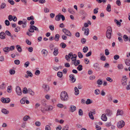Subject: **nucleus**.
<instances>
[{
  "instance_id": "obj_1",
  "label": "nucleus",
  "mask_w": 130,
  "mask_h": 130,
  "mask_svg": "<svg viewBox=\"0 0 130 130\" xmlns=\"http://www.w3.org/2000/svg\"><path fill=\"white\" fill-rule=\"evenodd\" d=\"M60 99L63 101H66L68 100V95L66 92L62 91L61 92L60 94Z\"/></svg>"
},
{
  "instance_id": "obj_2",
  "label": "nucleus",
  "mask_w": 130,
  "mask_h": 130,
  "mask_svg": "<svg viewBox=\"0 0 130 130\" xmlns=\"http://www.w3.org/2000/svg\"><path fill=\"white\" fill-rule=\"evenodd\" d=\"M112 29L111 27L109 26L107 28V30L106 32V35L107 38L109 39L111 38Z\"/></svg>"
},
{
  "instance_id": "obj_3",
  "label": "nucleus",
  "mask_w": 130,
  "mask_h": 130,
  "mask_svg": "<svg viewBox=\"0 0 130 130\" xmlns=\"http://www.w3.org/2000/svg\"><path fill=\"white\" fill-rule=\"evenodd\" d=\"M34 30L37 31L38 32H39L38 29L34 25H30V28L28 29L29 31L31 32H34Z\"/></svg>"
},
{
  "instance_id": "obj_4",
  "label": "nucleus",
  "mask_w": 130,
  "mask_h": 130,
  "mask_svg": "<svg viewBox=\"0 0 130 130\" xmlns=\"http://www.w3.org/2000/svg\"><path fill=\"white\" fill-rule=\"evenodd\" d=\"M125 122L121 120L119 121L118 123L117 126L118 128H121L124 126Z\"/></svg>"
},
{
  "instance_id": "obj_5",
  "label": "nucleus",
  "mask_w": 130,
  "mask_h": 130,
  "mask_svg": "<svg viewBox=\"0 0 130 130\" xmlns=\"http://www.w3.org/2000/svg\"><path fill=\"white\" fill-rule=\"evenodd\" d=\"M62 31L65 34L68 36H71V34L70 31L66 28H63L62 29Z\"/></svg>"
},
{
  "instance_id": "obj_6",
  "label": "nucleus",
  "mask_w": 130,
  "mask_h": 130,
  "mask_svg": "<svg viewBox=\"0 0 130 130\" xmlns=\"http://www.w3.org/2000/svg\"><path fill=\"white\" fill-rule=\"evenodd\" d=\"M1 101L3 103H8L10 101V100L9 98H6L5 99L3 97L1 98Z\"/></svg>"
},
{
  "instance_id": "obj_7",
  "label": "nucleus",
  "mask_w": 130,
  "mask_h": 130,
  "mask_svg": "<svg viewBox=\"0 0 130 130\" xmlns=\"http://www.w3.org/2000/svg\"><path fill=\"white\" fill-rule=\"evenodd\" d=\"M73 55L72 54V53L71 52L69 53L68 55H66L65 56V58L68 61H70V59L73 57Z\"/></svg>"
},
{
  "instance_id": "obj_8",
  "label": "nucleus",
  "mask_w": 130,
  "mask_h": 130,
  "mask_svg": "<svg viewBox=\"0 0 130 130\" xmlns=\"http://www.w3.org/2000/svg\"><path fill=\"white\" fill-rule=\"evenodd\" d=\"M93 66L95 69L96 71H99L101 70V68L99 66V64L97 63L94 64Z\"/></svg>"
},
{
  "instance_id": "obj_9",
  "label": "nucleus",
  "mask_w": 130,
  "mask_h": 130,
  "mask_svg": "<svg viewBox=\"0 0 130 130\" xmlns=\"http://www.w3.org/2000/svg\"><path fill=\"white\" fill-rule=\"evenodd\" d=\"M16 91L18 95H21L22 94V90L18 86L16 87Z\"/></svg>"
},
{
  "instance_id": "obj_10",
  "label": "nucleus",
  "mask_w": 130,
  "mask_h": 130,
  "mask_svg": "<svg viewBox=\"0 0 130 130\" xmlns=\"http://www.w3.org/2000/svg\"><path fill=\"white\" fill-rule=\"evenodd\" d=\"M42 87L44 90L46 91H48L50 90V88L48 86L45 84H43L42 85Z\"/></svg>"
},
{
  "instance_id": "obj_11",
  "label": "nucleus",
  "mask_w": 130,
  "mask_h": 130,
  "mask_svg": "<svg viewBox=\"0 0 130 130\" xmlns=\"http://www.w3.org/2000/svg\"><path fill=\"white\" fill-rule=\"evenodd\" d=\"M101 119L104 121H106L107 120V118L105 113L103 114L101 116Z\"/></svg>"
},
{
  "instance_id": "obj_12",
  "label": "nucleus",
  "mask_w": 130,
  "mask_h": 130,
  "mask_svg": "<svg viewBox=\"0 0 130 130\" xmlns=\"http://www.w3.org/2000/svg\"><path fill=\"white\" fill-rule=\"evenodd\" d=\"M80 13L83 16H84L83 19H85V17H86L87 15L86 12L84 10H81L80 11Z\"/></svg>"
},
{
  "instance_id": "obj_13",
  "label": "nucleus",
  "mask_w": 130,
  "mask_h": 130,
  "mask_svg": "<svg viewBox=\"0 0 130 130\" xmlns=\"http://www.w3.org/2000/svg\"><path fill=\"white\" fill-rule=\"evenodd\" d=\"M106 112L108 116H110L112 114V111L108 109H107L106 110Z\"/></svg>"
},
{
  "instance_id": "obj_14",
  "label": "nucleus",
  "mask_w": 130,
  "mask_h": 130,
  "mask_svg": "<svg viewBox=\"0 0 130 130\" xmlns=\"http://www.w3.org/2000/svg\"><path fill=\"white\" fill-rule=\"evenodd\" d=\"M5 34L4 32H2L0 33V38L1 39H4L5 38Z\"/></svg>"
},
{
  "instance_id": "obj_15",
  "label": "nucleus",
  "mask_w": 130,
  "mask_h": 130,
  "mask_svg": "<svg viewBox=\"0 0 130 130\" xmlns=\"http://www.w3.org/2000/svg\"><path fill=\"white\" fill-rule=\"evenodd\" d=\"M53 109V107L51 106H48V109H45L44 110L42 108H41V110L42 112H43L45 111L51 110Z\"/></svg>"
},
{
  "instance_id": "obj_16",
  "label": "nucleus",
  "mask_w": 130,
  "mask_h": 130,
  "mask_svg": "<svg viewBox=\"0 0 130 130\" xmlns=\"http://www.w3.org/2000/svg\"><path fill=\"white\" fill-rule=\"evenodd\" d=\"M69 77L71 79L72 83L74 82L76 80V79L74 78V76L73 74H71L69 75Z\"/></svg>"
},
{
  "instance_id": "obj_17",
  "label": "nucleus",
  "mask_w": 130,
  "mask_h": 130,
  "mask_svg": "<svg viewBox=\"0 0 130 130\" xmlns=\"http://www.w3.org/2000/svg\"><path fill=\"white\" fill-rule=\"evenodd\" d=\"M70 109L72 112H74L76 109V107L73 105L71 106L70 107Z\"/></svg>"
},
{
  "instance_id": "obj_18",
  "label": "nucleus",
  "mask_w": 130,
  "mask_h": 130,
  "mask_svg": "<svg viewBox=\"0 0 130 130\" xmlns=\"http://www.w3.org/2000/svg\"><path fill=\"white\" fill-rule=\"evenodd\" d=\"M123 111L121 110L118 109V110L117 115H123Z\"/></svg>"
},
{
  "instance_id": "obj_19",
  "label": "nucleus",
  "mask_w": 130,
  "mask_h": 130,
  "mask_svg": "<svg viewBox=\"0 0 130 130\" xmlns=\"http://www.w3.org/2000/svg\"><path fill=\"white\" fill-rule=\"evenodd\" d=\"M75 92L74 94L75 95H78L79 93V91L76 87L74 88Z\"/></svg>"
},
{
  "instance_id": "obj_20",
  "label": "nucleus",
  "mask_w": 130,
  "mask_h": 130,
  "mask_svg": "<svg viewBox=\"0 0 130 130\" xmlns=\"http://www.w3.org/2000/svg\"><path fill=\"white\" fill-rule=\"evenodd\" d=\"M1 111L5 114H8L9 113V111L5 109H3L1 110Z\"/></svg>"
},
{
  "instance_id": "obj_21",
  "label": "nucleus",
  "mask_w": 130,
  "mask_h": 130,
  "mask_svg": "<svg viewBox=\"0 0 130 130\" xmlns=\"http://www.w3.org/2000/svg\"><path fill=\"white\" fill-rule=\"evenodd\" d=\"M58 53V50L57 48H55L54 49V51L53 52L54 55L55 56H57Z\"/></svg>"
},
{
  "instance_id": "obj_22",
  "label": "nucleus",
  "mask_w": 130,
  "mask_h": 130,
  "mask_svg": "<svg viewBox=\"0 0 130 130\" xmlns=\"http://www.w3.org/2000/svg\"><path fill=\"white\" fill-rule=\"evenodd\" d=\"M41 52L42 54H44V56H46L48 52L45 49H43L42 50Z\"/></svg>"
},
{
  "instance_id": "obj_23",
  "label": "nucleus",
  "mask_w": 130,
  "mask_h": 130,
  "mask_svg": "<svg viewBox=\"0 0 130 130\" xmlns=\"http://www.w3.org/2000/svg\"><path fill=\"white\" fill-rule=\"evenodd\" d=\"M16 48L18 51L19 52H21L22 51V49L21 47L19 45H17L16 46Z\"/></svg>"
},
{
  "instance_id": "obj_24",
  "label": "nucleus",
  "mask_w": 130,
  "mask_h": 130,
  "mask_svg": "<svg viewBox=\"0 0 130 130\" xmlns=\"http://www.w3.org/2000/svg\"><path fill=\"white\" fill-rule=\"evenodd\" d=\"M30 119V118L29 116L26 115L23 118V120L24 121H27L28 119Z\"/></svg>"
},
{
  "instance_id": "obj_25",
  "label": "nucleus",
  "mask_w": 130,
  "mask_h": 130,
  "mask_svg": "<svg viewBox=\"0 0 130 130\" xmlns=\"http://www.w3.org/2000/svg\"><path fill=\"white\" fill-rule=\"evenodd\" d=\"M27 93H29L32 95H34V92L31 89H28L27 92Z\"/></svg>"
},
{
  "instance_id": "obj_26",
  "label": "nucleus",
  "mask_w": 130,
  "mask_h": 130,
  "mask_svg": "<svg viewBox=\"0 0 130 130\" xmlns=\"http://www.w3.org/2000/svg\"><path fill=\"white\" fill-rule=\"evenodd\" d=\"M60 37V36L59 34H56L55 35V41H58L59 40V38Z\"/></svg>"
},
{
  "instance_id": "obj_27",
  "label": "nucleus",
  "mask_w": 130,
  "mask_h": 130,
  "mask_svg": "<svg viewBox=\"0 0 130 130\" xmlns=\"http://www.w3.org/2000/svg\"><path fill=\"white\" fill-rule=\"evenodd\" d=\"M60 13H59L58 15H57L56 16L55 19L57 21H59L60 20Z\"/></svg>"
},
{
  "instance_id": "obj_28",
  "label": "nucleus",
  "mask_w": 130,
  "mask_h": 130,
  "mask_svg": "<svg viewBox=\"0 0 130 130\" xmlns=\"http://www.w3.org/2000/svg\"><path fill=\"white\" fill-rule=\"evenodd\" d=\"M80 61L79 60H76L74 61V63L75 66H77L78 64L80 63Z\"/></svg>"
},
{
  "instance_id": "obj_29",
  "label": "nucleus",
  "mask_w": 130,
  "mask_h": 130,
  "mask_svg": "<svg viewBox=\"0 0 130 130\" xmlns=\"http://www.w3.org/2000/svg\"><path fill=\"white\" fill-rule=\"evenodd\" d=\"M89 116L90 118L92 120H93L94 119V117L93 116L92 113L91 111H90L89 113Z\"/></svg>"
},
{
  "instance_id": "obj_30",
  "label": "nucleus",
  "mask_w": 130,
  "mask_h": 130,
  "mask_svg": "<svg viewBox=\"0 0 130 130\" xmlns=\"http://www.w3.org/2000/svg\"><path fill=\"white\" fill-rule=\"evenodd\" d=\"M116 24L118 26H121V23L120 22H119V21L115 19L114 20Z\"/></svg>"
},
{
  "instance_id": "obj_31",
  "label": "nucleus",
  "mask_w": 130,
  "mask_h": 130,
  "mask_svg": "<svg viewBox=\"0 0 130 130\" xmlns=\"http://www.w3.org/2000/svg\"><path fill=\"white\" fill-rule=\"evenodd\" d=\"M125 63L126 65L128 66H130V59H126Z\"/></svg>"
},
{
  "instance_id": "obj_32",
  "label": "nucleus",
  "mask_w": 130,
  "mask_h": 130,
  "mask_svg": "<svg viewBox=\"0 0 130 130\" xmlns=\"http://www.w3.org/2000/svg\"><path fill=\"white\" fill-rule=\"evenodd\" d=\"M106 10L108 12H109L111 11V5L110 4H108V5L107 7L106 8Z\"/></svg>"
},
{
  "instance_id": "obj_33",
  "label": "nucleus",
  "mask_w": 130,
  "mask_h": 130,
  "mask_svg": "<svg viewBox=\"0 0 130 130\" xmlns=\"http://www.w3.org/2000/svg\"><path fill=\"white\" fill-rule=\"evenodd\" d=\"M3 51L5 52H7L10 51L9 47H7L4 48L3 49Z\"/></svg>"
},
{
  "instance_id": "obj_34",
  "label": "nucleus",
  "mask_w": 130,
  "mask_h": 130,
  "mask_svg": "<svg viewBox=\"0 0 130 130\" xmlns=\"http://www.w3.org/2000/svg\"><path fill=\"white\" fill-rule=\"evenodd\" d=\"M123 38L124 40L125 41H126L128 40V37L126 35H124Z\"/></svg>"
},
{
  "instance_id": "obj_35",
  "label": "nucleus",
  "mask_w": 130,
  "mask_h": 130,
  "mask_svg": "<svg viewBox=\"0 0 130 130\" xmlns=\"http://www.w3.org/2000/svg\"><path fill=\"white\" fill-rule=\"evenodd\" d=\"M89 30L88 28L86 29L85 30L84 34L87 36H88L89 34Z\"/></svg>"
},
{
  "instance_id": "obj_36",
  "label": "nucleus",
  "mask_w": 130,
  "mask_h": 130,
  "mask_svg": "<svg viewBox=\"0 0 130 130\" xmlns=\"http://www.w3.org/2000/svg\"><path fill=\"white\" fill-rule=\"evenodd\" d=\"M103 82L102 80L100 79L98 80L97 81V84L99 85H101L102 84Z\"/></svg>"
},
{
  "instance_id": "obj_37",
  "label": "nucleus",
  "mask_w": 130,
  "mask_h": 130,
  "mask_svg": "<svg viewBox=\"0 0 130 130\" xmlns=\"http://www.w3.org/2000/svg\"><path fill=\"white\" fill-rule=\"evenodd\" d=\"M92 103V101L90 99H88L86 102V104H89Z\"/></svg>"
},
{
  "instance_id": "obj_38",
  "label": "nucleus",
  "mask_w": 130,
  "mask_h": 130,
  "mask_svg": "<svg viewBox=\"0 0 130 130\" xmlns=\"http://www.w3.org/2000/svg\"><path fill=\"white\" fill-rule=\"evenodd\" d=\"M6 6V4L4 3H2L1 5V9H3L5 8Z\"/></svg>"
},
{
  "instance_id": "obj_39",
  "label": "nucleus",
  "mask_w": 130,
  "mask_h": 130,
  "mask_svg": "<svg viewBox=\"0 0 130 130\" xmlns=\"http://www.w3.org/2000/svg\"><path fill=\"white\" fill-rule=\"evenodd\" d=\"M5 88V85L4 83H3L0 86V89H4Z\"/></svg>"
},
{
  "instance_id": "obj_40",
  "label": "nucleus",
  "mask_w": 130,
  "mask_h": 130,
  "mask_svg": "<svg viewBox=\"0 0 130 130\" xmlns=\"http://www.w3.org/2000/svg\"><path fill=\"white\" fill-rule=\"evenodd\" d=\"M26 98V97H24L20 100V103L21 104H23L25 103Z\"/></svg>"
},
{
  "instance_id": "obj_41",
  "label": "nucleus",
  "mask_w": 130,
  "mask_h": 130,
  "mask_svg": "<svg viewBox=\"0 0 130 130\" xmlns=\"http://www.w3.org/2000/svg\"><path fill=\"white\" fill-rule=\"evenodd\" d=\"M26 73L30 77H32V74L30 71H27Z\"/></svg>"
},
{
  "instance_id": "obj_42",
  "label": "nucleus",
  "mask_w": 130,
  "mask_h": 130,
  "mask_svg": "<svg viewBox=\"0 0 130 130\" xmlns=\"http://www.w3.org/2000/svg\"><path fill=\"white\" fill-rule=\"evenodd\" d=\"M83 66L79 64L78 65V67H77V69L79 71H81L83 69Z\"/></svg>"
},
{
  "instance_id": "obj_43",
  "label": "nucleus",
  "mask_w": 130,
  "mask_h": 130,
  "mask_svg": "<svg viewBox=\"0 0 130 130\" xmlns=\"http://www.w3.org/2000/svg\"><path fill=\"white\" fill-rule=\"evenodd\" d=\"M60 46L63 48H64L66 46V45L64 43L62 42L60 44Z\"/></svg>"
},
{
  "instance_id": "obj_44",
  "label": "nucleus",
  "mask_w": 130,
  "mask_h": 130,
  "mask_svg": "<svg viewBox=\"0 0 130 130\" xmlns=\"http://www.w3.org/2000/svg\"><path fill=\"white\" fill-rule=\"evenodd\" d=\"M88 50V47L87 46H85L83 49V51L84 53H86L87 51Z\"/></svg>"
},
{
  "instance_id": "obj_45",
  "label": "nucleus",
  "mask_w": 130,
  "mask_h": 130,
  "mask_svg": "<svg viewBox=\"0 0 130 130\" xmlns=\"http://www.w3.org/2000/svg\"><path fill=\"white\" fill-rule=\"evenodd\" d=\"M126 76H123L122 79V82H127V79L126 78Z\"/></svg>"
},
{
  "instance_id": "obj_46",
  "label": "nucleus",
  "mask_w": 130,
  "mask_h": 130,
  "mask_svg": "<svg viewBox=\"0 0 130 130\" xmlns=\"http://www.w3.org/2000/svg\"><path fill=\"white\" fill-rule=\"evenodd\" d=\"M11 86H9L7 87V91L8 93H10L11 92Z\"/></svg>"
},
{
  "instance_id": "obj_47",
  "label": "nucleus",
  "mask_w": 130,
  "mask_h": 130,
  "mask_svg": "<svg viewBox=\"0 0 130 130\" xmlns=\"http://www.w3.org/2000/svg\"><path fill=\"white\" fill-rule=\"evenodd\" d=\"M9 72L10 74L11 75L14 74L15 73V71L14 70L11 69L9 70Z\"/></svg>"
},
{
  "instance_id": "obj_48",
  "label": "nucleus",
  "mask_w": 130,
  "mask_h": 130,
  "mask_svg": "<svg viewBox=\"0 0 130 130\" xmlns=\"http://www.w3.org/2000/svg\"><path fill=\"white\" fill-rule=\"evenodd\" d=\"M96 1L99 3H100L102 2H103L104 3H105L106 1V0H96Z\"/></svg>"
},
{
  "instance_id": "obj_49",
  "label": "nucleus",
  "mask_w": 130,
  "mask_h": 130,
  "mask_svg": "<svg viewBox=\"0 0 130 130\" xmlns=\"http://www.w3.org/2000/svg\"><path fill=\"white\" fill-rule=\"evenodd\" d=\"M118 68L119 69H122L123 68V67L122 64H119L118 66Z\"/></svg>"
},
{
  "instance_id": "obj_50",
  "label": "nucleus",
  "mask_w": 130,
  "mask_h": 130,
  "mask_svg": "<svg viewBox=\"0 0 130 130\" xmlns=\"http://www.w3.org/2000/svg\"><path fill=\"white\" fill-rule=\"evenodd\" d=\"M57 75L59 77H61L62 76V73L61 72H59L57 73Z\"/></svg>"
},
{
  "instance_id": "obj_51",
  "label": "nucleus",
  "mask_w": 130,
  "mask_h": 130,
  "mask_svg": "<svg viewBox=\"0 0 130 130\" xmlns=\"http://www.w3.org/2000/svg\"><path fill=\"white\" fill-rule=\"evenodd\" d=\"M78 57L80 58H82L83 57V54L80 52H78Z\"/></svg>"
},
{
  "instance_id": "obj_52",
  "label": "nucleus",
  "mask_w": 130,
  "mask_h": 130,
  "mask_svg": "<svg viewBox=\"0 0 130 130\" xmlns=\"http://www.w3.org/2000/svg\"><path fill=\"white\" fill-rule=\"evenodd\" d=\"M94 92L96 94L98 95L100 94V91L99 89H96L95 90Z\"/></svg>"
},
{
  "instance_id": "obj_53",
  "label": "nucleus",
  "mask_w": 130,
  "mask_h": 130,
  "mask_svg": "<svg viewBox=\"0 0 130 130\" xmlns=\"http://www.w3.org/2000/svg\"><path fill=\"white\" fill-rule=\"evenodd\" d=\"M120 58L119 56V55H115L114 56V59L115 60H117L119 59Z\"/></svg>"
},
{
  "instance_id": "obj_54",
  "label": "nucleus",
  "mask_w": 130,
  "mask_h": 130,
  "mask_svg": "<svg viewBox=\"0 0 130 130\" xmlns=\"http://www.w3.org/2000/svg\"><path fill=\"white\" fill-rule=\"evenodd\" d=\"M28 90H27L26 88H24L23 90V92L24 93H27Z\"/></svg>"
},
{
  "instance_id": "obj_55",
  "label": "nucleus",
  "mask_w": 130,
  "mask_h": 130,
  "mask_svg": "<svg viewBox=\"0 0 130 130\" xmlns=\"http://www.w3.org/2000/svg\"><path fill=\"white\" fill-rule=\"evenodd\" d=\"M78 114L80 116H82L83 115V112L81 109H79V110Z\"/></svg>"
},
{
  "instance_id": "obj_56",
  "label": "nucleus",
  "mask_w": 130,
  "mask_h": 130,
  "mask_svg": "<svg viewBox=\"0 0 130 130\" xmlns=\"http://www.w3.org/2000/svg\"><path fill=\"white\" fill-rule=\"evenodd\" d=\"M69 127L67 125H66L62 128V130H68Z\"/></svg>"
},
{
  "instance_id": "obj_57",
  "label": "nucleus",
  "mask_w": 130,
  "mask_h": 130,
  "mask_svg": "<svg viewBox=\"0 0 130 130\" xmlns=\"http://www.w3.org/2000/svg\"><path fill=\"white\" fill-rule=\"evenodd\" d=\"M14 63L17 65H19L20 63V61L18 60H16L14 61Z\"/></svg>"
},
{
  "instance_id": "obj_58",
  "label": "nucleus",
  "mask_w": 130,
  "mask_h": 130,
  "mask_svg": "<svg viewBox=\"0 0 130 130\" xmlns=\"http://www.w3.org/2000/svg\"><path fill=\"white\" fill-rule=\"evenodd\" d=\"M99 9V8H96L95 9H94L93 10V12L94 14H96L98 12V10Z\"/></svg>"
},
{
  "instance_id": "obj_59",
  "label": "nucleus",
  "mask_w": 130,
  "mask_h": 130,
  "mask_svg": "<svg viewBox=\"0 0 130 130\" xmlns=\"http://www.w3.org/2000/svg\"><path fill=\"white\" fill-rule=\"evenodd\" d=\"M35 124L37 126H39L41 125V123L40 122L37 121L35 122Z\"/></svg>"
},
{
  "instance_id": "obj_60",
  "label": "nucleus",
  "mask_w": 130,
  "mask_h": 130,
  "mask_svg": "<svg viewBox=\"0 0 130 130\" xmlns=\"http://www.w3.org/2000/svg\"><path fill=\"white\" fill-rule=\"evenodd\" d=\"M5 33L8 36H11V34L10 32L8 30H6L5 31Z\"/></svg>"
},
{
  "instance_id": "obj_61",
  "label": "nucleus",
  "mask_w": 130,
  "mask_h": 130,
  "mask_svg": "<svg viewBox=\"0 0 130 130\" xmlns=\"http://www.w3.org/2000/svg\"><path fill=\"white\" fill-rule=\"evenodd\" d=\"M106 80H107L109 82H113V80L111 79L109 77H107L106 78Z\"/></svg>"
},
{
  "instance_id": "obj_62",
  "label": "nucleus",
  "mask_w": 130,
  "mask_h": 130,
  "mask_svg": "<svg viewBox=\"0 0 130 130\" xmlns=\"http://www.w3.org/2000/svg\"><path fill=\"white\" fill-rule=\"evenodd\" d=\"M5 23L6 25L8 26L10 25V22L8 20H6L5 21Z\"/></svg>"
},
{
  "instance_id": "obj_63",
  "label": "nucleus",
  "mask_w": 130,
  "mask_h": 130,
  "mask_svg": "<svg viewBox=\"0 0 130 130\" xmlns=\"http://www.w3.org/2000/svg\"><path fill=\"white\" fill-rule=\"evenodd\" d=\"M29 61H27L25 62L24 64L25 67L26 68L27 67L29 66Z\"/></svg>"
},
{
  "instance_id": "obj_64",
  "label": "nucleus",
  "mask_w": 130,
  "mask_h": 130,
  "mask_svg": "<svg viewBox=\"0 0 130 130\" xmlns=\"http://www.w3.org/2000/svg\"><path fill=\"white\" fill-rule=\"evenodd\" d=\"M45 130H51L50 126L49 125H46L45 127Z\"/></svg>"
}]
</instances>
